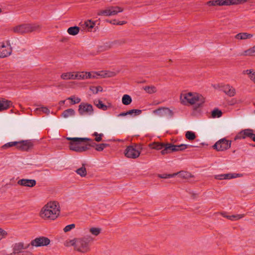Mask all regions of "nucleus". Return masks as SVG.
<instances>
[{
	"mask_svg": "<svg viewBox=\"0 0 255 255\" xmlns=\"http://www.w3.org/2000/svg\"><path fill=\"white\" fill-rule=\"evenodd\" d=\"M174 147L172 148L173 151H183L187 148L190 145L185 144H181L180 145H174Z\"/></svg>",
	"mask_w": 255,
	"mask_h": 255,
	"instance_id": "nucleus-29",
	"label": "nucleus"
},
{
	"mask_svg": "<svg viewBox=\"0 0 255 255\" xmlns=\"http://www.w3.org/2000/svg\"><path fill=\"white\" fill-rule=\"evenodd\" d=\"M65 102V101H61V103H62V104H64Z\"/></svg>",
	"mask_w": 255,
	"mask_h": 255,
	"instance_id": "nucleus-63",
	"label": "nucleus"
},
{
	"mask_svg": "<svg viewBox=\"0 0 255 255\" xmlns=\"http://www.w3.org/2000/svg\"><path fill=\"white\" fill-rule=\"evenodd\" d=\"M93 88L96 90L95 94L98 93L99 91L102 92L103 91V88L101 86H98L96 87H93Z\"/></svg>",
	"mask_w": 255,
	"mask_h": 255,
	"instance_id": "nucleus-55",
	"label": "nucleus"
},
{
	"mask_svg": "<svg viewBox=\"0 0 255 255\" xmlns=\"http://www.w3.org/2000/svg\"><path fill=\"white\" fill-rule=\"evenodd\" d=\"M180 100L183 105L197 104L198 107L201 106L205 102V98L197 93L183 92L180 94Z\"/></svg>",
	"mask_w": 255,
	"mask_h": 255,
	"instance_id": "nucleus-3",
	"label": "nucleus"
},
{
	"mask_svg": "<svg viewBox=\"0 0 255 255\" xmlns=\"http://www.w3.org/2000/svg\"><path fill=\"white\" fill-rule=\"evenodd\" d=\"M127 115H128L127 112H124V113H120V114L118 115V116L119 117H120L125 116H127Z\"/></svg>",
	"mask_w": 255,
	"mask_h": 255,
	"instance_id": "nucleus-57",
	"label": "nucleus"
},
{
	"mask_svg": "<svg viewBox=\"0 0 255 255\" xmlns=\"http://www.w3.org/2000/svg\"><path fill=\"white\" fill-rule=\"evenodd\" d=\"M123 8L120 6H109L107 7L105 9L99 10L97 12V15L111 16L117 15L118 13L123 11Z\"/></svg>",
	"mask_w": 255,
	"mask_h": 255,
	"instance_id": "nucleus-7",
	"label": "nucleus"
},
{
	"mask_svg": "<svg viewBox=\"0 0 255 255\" xmlns=\"http://www.w3.org/2000/svg\"><path fill=\"white\" fill-rule=\"evenodd\" d=\"M244 56H255V45L244 51L242 54Z\"/></svg>",
	"mask_w": 255,
	"mask_h": 255,
	"instance_id": "nucleus-24",
	"label": "nucleus"
},
{
	"mask_svg": "<svg viewBox=\"0 0 255 255\" xmlns=\"http://www.w3.org/2000/svg\"><path fill=\"white\" fill-rule=\"evenodd\" d=\"M143 89L148 94H151L157 92L156 88L153 85L147 86L143 87Z\"/></svg>",
	"mask_w": 255,
	"mask_h": 255,
	"instance_id": "nucleus-28",
	"label": "nucleus"
},
{
	"mask_svg": "<svg viewBox=\"0 0 255 255\" xmlns=\"http://www.w3.org/2000/svg\"><path fill=\"white\" fill-rule=\"evenodd\" d=\"M86 72H76V79L78 80H84L87 79V77L86 76Z\"/></svg>",
	"mask_w": 255,
	"mask_h": 255,
	"instance_id": "nucleus-35",
	"label": "nucleus"
},
{
	"mask_svg": "<svg viewBox=\"0 0 255 255\" xmlns=\"http://www.w3.org/2000/svg\"><path fill=\"white\" fill-rule=\"evenodd\" d=\"M214 178L217 180L225 179V174L215 175Z\"/></svg>",
	"mask_w": 255,
	"mask_h": 255,
	"instance_id": "nucleus-53",
	"label": "nucleus"
},
{
	"mask_svg": "<svg viewBox=\"0 0 255 255\" xmlns=\"http://www.w3.org/2000/svg\"><path fill=\"white\" fill-rule=\"evenodd\" d=\"M108 21L113 24H116V23H117V20L116 19H114L113 20H108Z\"/></svg>",
	"mask_w": 255,
	"mask_h": 255,
	"instance_id": "nucleus-59",
	"label": "nucleus"
},
{
	"mask_svg": "<svg viewBox=\"0 0 255 255\" xmlns=\"http://www.w3.org/2000/svg\"><path fill=\"white\" fill-rule=\"evenodd\" d=\"M11 105L12 103L11 101L0 98V112L8 109Z\"/></svg>",
	"mask_w": 255,
	"mask_h": 255,
	"instance_id": "nucleus-20",
	"label": "nucleus"
},
{
	"mask_svg": "<svg viewBox=\"0 0 255 255\" xmlns=\"http://www.w3.org/2000/svg\"><path fill=\"white\" fill-rule=\"evenodd\" d=\"M86 74L87 77V79L97 78L98 76H99V74L95 72H86Z\"/></svg>",
	"mask_w": 255,
	"mask_h": 255,
	"instance_id": "nucleus-42",
	"label": "nucleus"
},
{
	"mask_svg": "<svg viewBox=\"0 0 255 255\" xmlns=\"http://www.w3.org/2000/svg\"><path fill=\"white\" fill-rule=\"evenodd\" d=\"M251 139L255 142V134L253 132V136H252Z\"/></svg>",
	"mask_w": 255,
	"mask_h": 255,
	"instance_id": "nucleus-60",
	"label": "nucleus"
},
{
	"mask_svg": "<svg viewBox=\"0 0 255 255\" xmlns=\"http://www.w3.org/2000/svg\"><path fill=\"white\" fill-rule=\"evenodd\" d=\"M93 136H95V140L97 142H100L102 140V137L104 136L103 133H98L97 132H94L93 134Z\"/></svg>",
	"mask_w": 255,
	"mask_h": 255,
	"instance_id": "nucleus-43",
	"label": "nucleus"
},
{
	"mask_svg": "<svg viewBox=\"0 0 255 255\" xmlns=\"http://www.w3.org/2000/svg\"><path fill=\"white\" fill-rule=\"evenodd\" d=\"M80 31V27L77 26L70 27L68 28L67 32L71 35H77Z\"/></svg>",
	"mask_w": 255,
	"mask_h": 255,
	"instance_id": "nucleus-27",
	"label": "nucleus"
},
{
	"mask_svg": "<svg viewBox=\"0 0 255 255\" xmlns=\"http://www.w3.org/2000/svg\"><path fill=\"white\" fill-rule=\"evenodd\" d=\"M244 217V214H237L235 215H231V216H226L225 217H226L229 220H230L231 221H237L240 219H242Z\"/></svg>",
	"mask_w": 255,
	"mask_h": 255,
	"instance_id": "nucleus-36",
	"label": "nucleus"
},
{
	"mask_svg": "<svg viewBox=\"0 0 255 255\" xmlns=\"http://www.w3.org/2000/svg\"><path fill=\"white\" fill-rule=\"evenodd\" d=\"M92 242L93 238L90 236H87L67 241L65 245L67 247L73 246L75 251L82 254H86L91 251L90 247Z\"/></svg>",
	"mask_w": 255,
	"mask_h": 255,
	"instance_id": "nucleus-1",
	"label": "nucleus"
},
{
	"mask_svg": "<svg viewBox=\"0 0 255 255\" xmlns=\"http://www.w3.org/2000/svg\"><path fill=\"white\" fill-rule=\"evenodd\" d=\"M39 111H41L42 112L48 115L50 113L49 110L46 107H41L40 108H36L35 110V112H38Z\"/></svg>",
	"mask_w": 255,
	"mask_h": 255,
	"instance_id": "nucleus-48",
	"label": "nucleus"
},
{
	"mask_svg": "<svg viewBox=\"0 0 255 255\" xmlns=\"http://www.w3.org/2000/svg\"><path fill=\"white\" fill-rule=\"evenodd\" d=\"M185 136L187 139L190 140H194L196 138L195 133L191 131H187L185 133Z\"/></svg>",
	"mask_w": 255,
	"mask_h": 255,
	"instance_id": "nucleus-39",
	"label": "nucleus"
},
{
	"mask_svg": "<svg viewBox=\"0 0 255 255\" xmlns=\"http://www.w3.org/2000/svg\"><path fill=\"white\" fill-rule=\"evenodd\" d=\"M231 140L226 139L225 138L220 139L213 146L214 149L217 151H224L230 148Z\"/></svg>",
	"mask_w": 255,
	"mask_h": 255,
	"instance_id": "nucleus-9",
	"label": "nucleus"
},
{
	"mask_svg": "<svg viewBox=\"0 0 255 255\" xmlns=\"http://www.w3.org/2000/svg\"><path fill=\"white\" fill-rule=\"evenodd\" d=\"M60 212L59 204L57 202L52 201L47 203L41 209L40 216L44 220H55Z\"/></svg>",
	"mask_w": 255,
	"mask_h": 255,
	"instance_id": "nucleus-2",
	"label": "nucleus"
},
{
	"mask_svg": "<svg viewBox=\"0 0 255 255\" xmlns=\"http://www.w3.org/2000/svg\"><path fill=\"white\" fill-rule=\"evenodd\" d=\"M95 25V23L94 22L91 20H88L85 21L84 23L82 24L81 26L84 30L91 31Z\"/></svg>",
	"mask_w": 255,
	"mask_h": 255,
	"instance_id": "nucleus-21",
	"label": "nucleus"
},
{
	"mask_svg": "<svg viewBox=\"0 0 255 255\" xmlns=\"http://www.w3.org/2000/svg\"><path fill=\"white\" fill-rule=\"evenodd\" d=\"M6 235V233L4 230L0 229V240Z\"/></svg>",
	"mask_w": 255,
	"mask_h": 255,
	"instance_id": "nucleus-54",
	"label": "nucleus"
},
{
	"mask_svg": "<svg viewBox=\"0 0 255 255\" xmlns=\"http://www.w3.org/2000/svg\"><path fill=\"white\" fill-rule=\"evenodd\" d=\"M70 141L69 143L70 150L78 152H82L87 150L86 146H84L86 138L82 137H66Z\"/></svg>",
	"mask_w": 255,
	"mask_h": 255,
	"instance_id": "nucleus-4",
	"label": "nucleus"
},
{
	"mask_svg": "<svg viewBox=\"0 0 255 255\" xmlns=\"http://www.w3.org/2000/svg\"><path fill=\"white\" fill-rule=\"evenodd\" d=\"M177 175V173H173V174H158V176L160 178H170L174 177Z\"/></svg>",
	"mask_w": 255,
	"mask_h": 255,
	"instance_id": "nucleus-45",
	"label": "nucleus"
},
{
	"mask_svg": "<svg viewBox=\"0 0 255 255\" xmlns=\"http://www.w3.org/2000/svg\"><path fill=\"white\" fill-rule=\"evenodd\" d=\"M140 153L139 147L137 145L128 146L125 150V156L128 158L135 159Z\"/></svg>",
	"mask_w": 255,
	"mask_h": 255,
	"instance_id": "nucleus-8",
	"label": "nucleus"
},
{
	"mask_svg": "<svg viewBox=\"0 0 255 255\" xmlns=\"http://www.w3.org/2000/svg\"><path fill=\"white\" fill-rule=\"evenodd\" d=\"M253 132L254 130L250 128L242 130L235 136L234 140H237L238 139H245L246 138L251 139Z\"/></svg>",
	"mask_w": 255,
	"mask_h": 255,
	"instance_id": "nucleus-15",
	"label": "nucleus"
},
{
	"mask_svg": "<svg viewBox=\"0 0 255 255\" xmlns=\"http://www.w3.org/2000/svg\"><path fill=\"white\" fill-rule=\"evenodd\" d=\"M17 184L23 186L33 187L36 185V182L34 179H22L17 181Z\"/></svg>",
	"mask_w": 255,
	"mask_h": 255,
	"instance_id": "nucleus-18",
	"label": "nucleus"
},
{
	"mask_svg": "<svg viewBox=\"0 0 255 255\" xmlns=\"http://www.w3.org/2000/svg\"><path fill=\"white\" fill-rule=\"evenodd\" d=\"M95 106L99 108V109L102 110L103 111H106L108 109V107L104 104L103 102L100 100H95L94 102Z\"/></svg>",
	"mask_w": 255,
	"mask_h": 255,
	"instance_id": "nucleus-26",
	"label": "nucleus"
},
{
	"mask_svg": "<svg viewBox=\"0 0 255 255\" xmlns=\"http://www.w3.org/2000/svg\"><path fill=\"white\" fill-rule=\"evenodd\" d=\"M75 114V111L72 109H68L65 110L62 114V117L65 118H68L69 117L73 116Z\"/></svg>",
	"mask_w": 255,
	"mask_h": 255,
	"instance_id": "nucleus-30",
	"label": "nucleus"
},
{
	"mask_svg": "<svg viewBox=\"0 0 255 255\" xmlns=\"http://www.w3.org/2000/svg\"><path fill=\"white\" fill-rule=\"evenodd\" d=\"M50 243V240L45 237H40L35 238L31 242V245L34 247H42L48 246Z\"/></svg>",
	"mask_w": 255,
	"mask_h": 255,
	"instance_id": "nucleus-14",
	"label": "nucleus"
},
{
	"mask_svg": "<svg viewBox=\"0 0 255 255\" xmlns=\"http://www.w3.org/2000/svg\"><path fill=\"white\" fill-rule=\"evenodd\" d=\"M67 100H70L72 102V104H78L80 102L81 99L78 97H75L74 96H72L67 98Z\"/></svg>",
	"mask_w": 255,
	"mask_h": 255,
	"instance_id": "nucleus-46",
	"label": "nucleus"
},
{
	"mask_svg": "<svg viewBox=\"0 0 255 255\" xmlns=\"http://www.w3.org/2000/svg\"><path fill=\"white\" fill-rule=\"evenodd\" d=\"M222 112L218 109H214L212 112V117L214 118H219L222 116Z\"/></svg>",
	"mask_w": 255,
	"mask_h": 255,
	"instance_id": "nucleus-40",
	"label": "nucleus"
},
{
	"mask_svg": "<svg viewBox=\"0 0 255 255\" xmlns=\"http://www.w3.org/2000/svg\"><path fill=\"white\" fill-rule=\"evenodd\" d=\"M17 143L16 148L21 151H28L33 147V143L31 140H20Z\"/></svg>",
	"mask_w": 255,
	"mask_h": 255,
	"instance_id": "nucleus-13",
	"label": "nucleus"
},
{
	"mask_svg": "<svg viewBox=\"0 0 255 255\" xmlns=\"http://www.w3.org/2000/svg\"><path fill=\"white\" fill-rule=\"evenodd\" d=\"M238 175V174H237V176H236L235 175V174L231 173L225 174V179H230L236 178Z\"/></svg>",
	"mask_w": 255,
	"mask_h": 255,
	"instance_id": "nucleus-51",
	"label": "nucleus"
},
{
	"mask_svg": "<svg viewBox=\"0 0 255 255\" xmlns=\"http://www.w3.org/2000/svg\"><path fill=\"white\" fill-rule=\"evenodd\" d=\"M247 0H213L207 2L209 6L230 5L245 3Z\"/></svg>",
	"mask_w": 255,
	"mask_h": 255,
	"instance_id": "nucleus-6",
	"label": "nucleus"
},
{
	"mask_svg": "<svg viewBox=\"0 0 255 255\" xmlns=\"http://www.w3.org/2000/svg\"><path fill=\"white\" fill-rule=\"evenodd\" d=\"M40 25L36 23H24L12 28V31L17 33L24 34L39 30Z\"/></svg>",
	"mask_w": 255,
	"mask_h": 255,
	"instance_id": "nucleus-5",
	"label": "nucleus"
},
{
	"mask_svg": "<svg viewBox=\"0 0 255 255\" xmlns=\"http://www.w3.org/2000/svg\"><path fill=\"white\" fill-rule=\"evenodd\" d=\"M27 247L24 246L22 243H17L15 244L13 247V251L8 255H17L24 253V250L26 249Z\"/></svg>",
	"mask_w": 255,
	"mask_h": 255,
	"instance_id": "nucleus-16",
	"label": "nucleus"
},
{
	"mask_svg": "<svg viewBox=\"0 0 255 255\" xmlns=\"http://www.w3.org/2000/svg\"><path fill=\"white\" fill-rule=\"evenodd\" d=\"M245 73L248 75L250 79L255 83V71L253 69L247 70Z\"/></svg>",
	"mask_w": 255,
	"mask_h": 255,
	"instance_id": "nucleus-32",
	"label": "nucleus"
},
{
	"mask_svg": "<svg viewBox=\"0 0 255 255\" xmlns=\"http://www.w3.org/2000/svg\"><path fill=\"white\" fill-rule=\"evenodd\" d=\"M127 42V40L125 38H121L120 39H118L116 40H115L114 41L111 42V43H112V47L115 45H122L124 44H125Z\"/></svg>",
	"mask_w": 255,
	"mask_h": 255,
	"instance_id": "nucleus-37",
	"label": "nucleus"
},
{
	"mask_svg": "<svg viewBox=\"0 0 255 255\" xmlns=\"http://www.w3.org/2000/svg\"><path fill=\"white\" fill-rule=\"evenodd\" d=\"M153 114L160 117H167L171 118L173 117V112L168 108L161 107L157 109L154 110L152 112Z\"/></svg>",
	"mask_w": 255,
	"mask_h": 255,
	"instance_id": "nucleus-10",
	"label": "nucleus"
},
{
	"mask_svg": "<svg viewBox=\"0 0 255 255\" xmlns=\"http://www.w3.org/2000/svg\"><path fill=\"white\" fill-rule=\"evenodd\" d=\"M90 89H91V90H92L93 91V93H95V91H96V90L95 89H93L92 87Z\"/></svg>",
	"mask_w": 255,
	"mask_h": 255,
	"instance_id": "nucleus-61",
	"label": "nucleus"
},
{
	"mask_svg": "<svg viewBox=\"0 0 255 255\" xmlns=\"http://www.w3.org/2000/svg\"><path fill=\"white\" fill-rule=\"evenodd\" d=\"M70 79L74 80L76 79V75L75 73L74 72H71L70 73Z\"/></svg>",
	"mask_w": 255,
	"mask_h": 255,
	"instance_id": "nucleus-56",
	"label": "nucleus"
},
{
	"mask_svg": "<svg viewBox=\"0 0 255 255\" xmlns=\"http://www.w3.org/2000/svg\"><path fill=\"white\" fill-rule=\"evenodd\" d=\"M127 23L126 21H119V22H117V23H116L117 25H123V24H125Z\"/></svg>",
	"mask_w": 255,
	"mask_h": 255,
	"instance_id": "nucleus-58",
	"label": "nucleus"
},
{
	"mask_svg": "<svg viewBox=\"0 0 255 255\" xmlns=\"http://www.w3.org/2000/svg\"><path fill=\"white\" fill-rule=\"evenodd\" d=\"M76 172L81 177L86 176L87 175V171L86 168L84 166V165L83 164L82 167L77 169L76 170Z\"/></svg>",
	"mask_w": 255,
	"mask_h": 255,
	"instance_id": "nucleus-34",
	"label": "nucleus"
},
{
	"mask_svg": "<svg viewBox=\"0 0 255 255\" xmlns=\"http://www.w3.org/2000/svg\"><path fill=\"white\" fill-rule=\"evenodd\" d=\"M111 48H112V43H111V42H108L105 43L102 45L98 46L97 48V51L92 52L91 53V54L92 55H96L100 52L108 50Z\"/></svg>",
	"mask_w": 255,
	"mask_h": 255,
	"instance_id": "nucleus-17",
	"label": "nucleus"
},
{
	"mask_svg": "<svg viewBox=\"0 0 255 255\" xmlns=\"http://www.w3.org/2000/svg\"><path fill=\"white\" fill-rule=\"evenodd\" d=\"M250 145L251 146H253V147H255V144H250Z\"/></svg>",
	"mask_w": 255,
	"mask_h": 255,
	"instance_id": "nucleus-62",
	"label": "nucleus"
},
{
	"mask_svg": "<svg viewBox=\"0 0 255 255\" xmlns=\"http://www.w3.org/2000/svg\"><path fill=\"white\" fill-rule=\"evenodd\" d=\"M70 73H64L61 75V78L64 80H70Z\"/></svg>",
	"mask_w": 255,
	"mask_h": 255,
	"instance_id": "nucleus-50",
	"label": "nucleus"
},
{
	"mask_svg": "<svg viewBox=\"0 0 255 255\" xmlns=\"http://www.w3.org/2000/svg\"><path fill=\"white\" fill-rule=\"evenodd\" d=\"M75 224H72L70 225H68L66 226L63 229V231L64 232L66 233L70 231L73 229L75 228Z\"/></svg>",
	"mask_w": 255,
	"mask_h": 255,
	"instance_id": "nucleus-49",
	"label": "nucleus"
},
{
	"mask_svg": "<svg viewBox=\"0 0 255 255\" xmlns=\"http://www.w3.org/2000/svg\"><path fill=\"white\" fill-rule=\"evenodd\" d=\"M108 145L109 144L107 143L97 144L95 149L97 151H101Z\"/></svg>",
	"mask_w": 255,
	"mask_h": 255,
	"instance_id": "nucleus-44",
	"label": "nucleus"
},
{
	"mask_svg": "<svg viewBox=\"0 0 255 255\" xmlns=\"http://www.w3.org/2000/svg\"><path fill=\"white\" fill-rule=\"evenodd\" d=\"M17 141L9 142L2 145V148L6 149L7 148L11 147L14 146H15L16 148H17Z\"/></svg>",
	"mask_w": 255,
	"mask_h": 255,
	"instance_id": "nucleus-41",
	"label": "nucleus"
},
{
	"mask_svg": "<svg viewBox=\"0 0 255 255\" xmlns=\"http://www.w3.org/2000/svg\"><path fill=\"white\" fill-rule=\"evenodd\" d=\"M253 36V35L247 32H241L235 36V38L238 40H246L250 39Z\"/></svg>",
	"mask_w": 255,
	"mask_h": 255,
	"instance_id": "nucleus-22",
	"label": "nucleus"
},
{
	"mask_svg": "<svg viewBox=\"0 0 255 255\" xmlns=\"http://www.w3.org/2000/svg\"><path fill=\"white\" fill-rule=\"evenodd\" d=\"M101 229L98 228H91L90 229V233L94 236H98L101 232Z\"/></svg>",
	"mask_w": 255,
	"mask_h": 255,
	"instance_id": "nucleus-47",
	"label": "nucleus"
},
{
	"mask_svg": "<svg viewBox=\"0 0 255 255\" xmlns=\"http://www.w3.org/2000/svg\"><path fill=\"white\" fill-rule=\"evenodd\" d=\"M11 51L9 41L0 42V58H4L10 55Z\"/></svg>",
	"mask_w": 255,
	"mask_h": 255,
	"instance_id": "nucleus-12",
	"label": "nucleus"
},
{
	"mask_svg": "<svg viewBox=\"0 0 255 255\" xmlns=\"http://www.w3.org/2000/svg\"><path fill=\"white\" fill-rule=\"evenodd\" d=\"M177 174H179V176H180L181 177H183V178H187L189 177V173L187 172H185V171H180V172H177Z\"/></svg>",
	"mask_w": 255,
	"mask_h": 255,
	"instance_id": "nucleus-52",
	"label": "nucleus"
},
{
	"mask_svg": "<svg viewBox=\"0 0 255 255\" xmlns=\"http://www.w3.org/2000/svg\"><path fill=\"white\" fill-rule=\"evenodd\" d=\"M164 143L159 142H153L149 144V147L151 148L157 150L163 149Z\"/></svg>",
	"mask_w": 255,
	"mask_h": 255,
	"instance_id": "nucleus-31",
	"label": "nucleus"
},
{
	"mask_svg": "<svg viewBox=\"0 0 255 255\" xmlns=\"http://www.w3.org/2000/svg\"><path fill=\"white\" fill-rule=\"evenodd\" d=\"M142 112V111L140 110L137 109H132L127 111L128 115H133L134 116L139 115Z\"/></svg>",
	"mask_w": 255,
	"mask_h": 255,
	"instance_id": "nucleus-38",
	"label": "nucleus"
},
{
	"mask_svg": "<svg viewBox=\"0 0 255 255\" xmlns=\"http://www.w3.org/2000/svg\"><path fill=\"white\" fill-rule=\"evenodd\" d=\"M222 90L224 92L230 97H233L236 94V90L230 85H226L223 86Z\"/></svg>",
	"mask_w": 255,
	"mask_h": 255,
	"instance_id": "nucleus-19",
	"label": "nucleus"
},
{
	"mask_svg": "<svg viewBox=\"0 0 255 255\" xmlns=\"http://www.w3.org/2000/svg\"><path fill=\"white\" fill-rule=\"evenodd\" d=\"M173 147H174V144L171 143H164L163 149L161 151V153L164 155L173 152L172 150Z\"/></svg>",
	"mask_w": 255,
	"mask_h": 255,
	"instance_id": "nucleus-23",
	"label": "nucleus"
},
{
	"mask_svg": "<svg viewBox=\"0 0 255 255\" xmlns=\"http://www.w3.org/2000/svg\"><path fill=\"white\" fill-rule=\"evenodd\" d=\"M132 102L131 98L128 95H124L122 98V103L125 105H128Z\"/></svg>",
	"mask_w": 255,
	"mask_h": 255,
	"instance_id": "nucleus-33",
	"label": "nucleus"
},
{
	"mask_svg": "<svg viewBox=\"0 0 255 255\" xmlns=\"http://www.w3.org/2000/svg\"><path fill=\"white\" fill-rule=\"evenodd\" d=\"M85 138L88 139H85L84 146L87 147V150L90 149L91 147L96 148L97 143L94 142V140L89 138Z\"/></svg>",
	"mask_w": 255,
	"mask_h": 255,
	"instance_id": "nucleus-25",
	"label": "nucleus"
},
{
	"mask_svg": "<svg viewBox=\"0 0 255 255\" xmlns=\"http://www.w3.org/2000/svg\"><path fill=\"white\" fill-rule=\"evenodd\" d=\"M78 112L80 115H91L94 113V110L92 105L81 103L79 106Z\"/></svg>",
	"mask_w": 255,
	"mask_h": 255,
	"instance_id": "nucleus-11",
	"label": "nucleus"
},
{
	"mask_svg": "<svg viewBox=\"0 0 255 255\" xmlns=\"http://www.w3.org/2000/svg\"><path fill=\"white\" fill-rule=\"evenodd\" d=\"M1 8H0V13H1Z\"/></svg>",
	"mask_w": 255,
	"mask_h": 255,
	"instance_id": "nucleus-64",
	"label": "nucleus"
}]
</instances>
